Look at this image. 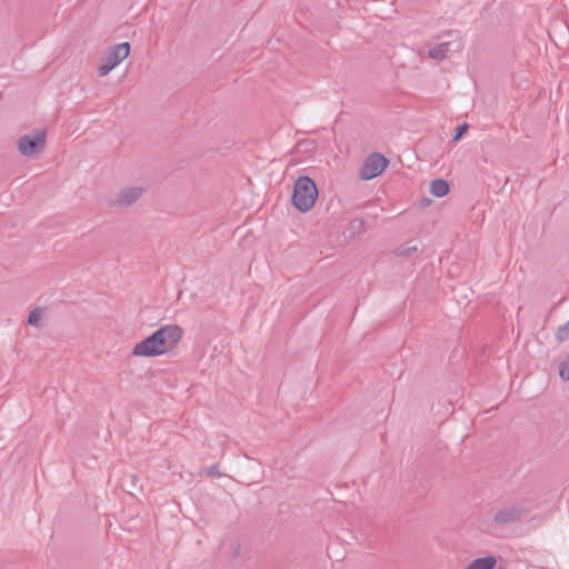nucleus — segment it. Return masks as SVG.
I'll use <instances>...</instances> for the list:
<instances>
[{
	"label": "nucleus",
	"mask_w": 569,
	"mask_h": 569,
	"mask_svg": "<svg viewBox=\"0 0 569 569\" xmlns=\"http://www.w3.org/2000/svg\"><path fill=\"white\" fill-rule=\"evenodd\" d=\"M559 376L562 380L569 381V359L560 362Z\"/></svg>",
	"instance_id": "nucleus-13"
},
{
	"label": "nucleus",
	"mask_w": 569,
	"mask_h": 569,
	"mask_svg": "<svg viewBox=\"0 0 569 569\" xmlns=\"http://www.w3.org/2000/svg\"><path fill=\"white\" fill-rule=\"evenodd\" d=\"M388 159L380 153H371L365 160L359 176L362 180H370L378 177L387 167Z\"/></svg>",
	"instance_id": "nucleus-6"
},
{
	"label": "nucleus",
	"mask_w": 569,
	"mask_h": 569,
	"mask_svg": "<svg viewBox=\"0 0 569 569\" xmlns=\"http://www.w3.org/2000/svg\"><path fill=\"white\" fill-rule=\"evenodd\" d=\"M203 472L207 476L217 477V478L222 476V473L220 472L219 463L212 465L211 467L203 469Z\"/></svg>",
	"instance_id": "nucleus-15"
},
{
	"label": "nucleus",
	"mask_w": 569,
	"mask_h": 569,
	"mask_svg": "<svg viewBox=\"0 0 569 569\" xmlns=\"http://www.w3.org/2000/svg\"><path fill=\"white\" fill-rule=\"evenodd\" d=\"M468 127H469V126H468V123H467V122H465V123H462V124L458 126V127L456 128V133H455V136H453V138H452V142H457L458 140H460V139H461V137H462V136L466 133V131L468 130Z\"/></svg>",
	"instance_id": "nucleus-14"
},
{
	"label": "nucleus",
	"mask_w": 569,
	"mask_h": 569,
	"mask_svg": "<svg viewBox=\"0 0 569 569\" xmlns=\"http://www.w3.org/2000/svg\"><path fill=\"white\" fill-rule=\"evenodd\" d=\"M237 549H240V546H237ZM238 555V550H234V556Z\"/></svg>",
	"instance_id": "nucleus-18"
},
{
	"label": "nucleus",
	"mask_w": 569,
	"mask_h": 569,
	"mask_svg": "<svg viewBox=\"0 0 569 569\" xmlns=\"http://www.w3.org/2000/svg\"><path fill=\"white\" fill-rule=\"evenodd\" d=\"M41 316H42V310L40 308H36L34 310H32L30 312V315L28 317V325H30L32 327H38Z\"/></svg>",
	"instance_id": "nucleus-12"
},
{
	"label": "nucleus",
	"mask_w": 569,
	"mask_h": 569,
	"mask_svg": "<svg viewBox=\"0 0 569 569\" xmlns=\"http://www.w3.org/2000/svg\"><path fill=\"white\" fill-rule=\"evenodd\" d=\"M556 339L558 342L569 340V320L566 323L558 327L556 331Z\"/></svg>",
	"instance_id": "nucleus-11"
},
{
	"label": "nucleus",
	"mask_w": 569,
	"mask_h": 569,
	"mask_svg": "<svg viewBox=\"0 0 569 569\" xmlns=\"http://www.w3.org/2000/svg\"><path fill=\"white\" fill-rule=\"evenodd\" d=\"M497 560L492 556L472 560L465 569H493Z\"/></svg>",
	"instance_id": "nucleus-8"
},
{
	"label": "nucleus",
	"mask_w": 569,
	"mask_h": 569,
	"mask_svg": "<svg viewBox=\"0 0 569 569\" xmlns=\"http://www.w3.org/2000/svg\"><path fill=\"white\" fill-rule=\"evenodd\" d=\"M450 51V42H441L429 49L428 56L435 60H443Z\"/></svg>",
	"instance_id": "nucleus-10"
},
{
	"label": "nucleus",
	"mask_w": 569,
	"mask_h": 569,
	"mask_svg": "<svg viewBox=\"0 0 569 569\" xmlns=\"http://www.w3.org/2000/svg\"><path fill=\"white\" fill-rule=\"evenodd\" d=\"M130 53V43L121 42L112 47L108 53L101 59L98 68L100 77L107 76L114 69L121 61H123Z\"/></svg>",
	"instance_id": "nucleus-4"
},
{
	"label": "nucleus",
	"mask_w": 569,
	"mask_h": 569,
	"mask_svg": "<svg viewBox=\"0 0 569 569\" xmlns=\"http://www.w3.org/2000/svg\"><path fill=\"white\" fill-rule=\"evenodd\" d=\"M318 198L315 181L307 176L299 177L293 186L292 203L301 212H308Z\"/></svg>",
	"instance_id": "nucleus-2"
},
{
	"label": "nucleus",
	"mask_w": 569,
	"mask_h": 569,
	"mask_svg": "<svg viewBox=\"0 0 569 569\" xmlns=\"http://www.w3.org/2000/svg\"><path fill=\"white\" fill-rule=\"evenodd\" d=\"M429 190L435 197L441 198L449 192V184L443 179H435L430 182Z\"/></svg>",
	"instance_id": "nucleus-9"
},
{
	"label": "nucleus",
	"mask_w": 569,
	"mask_h": 569,
	"mask_svg": "<svg viewBox=\"0 0 569 569\" xmlns=\"http://www.w3.org/2000/svg\"><path fill=\"white\" fill-rule=\"evenodd\" d=\"M417 250H418L417 246L405 244L399 248L398 253L400 256H411Z\"/></svg>",
	"instance_id": "nucleus-16"
},
{
	"label": "nucleus",
	"mask_w": 569,
	"mask_h": 569,
	"mask_svg": "<svg viewBox=\"0 0 569 569\" xmlns=\"http://www.w3.org/2000/svg\"><path fill=\"white\" fill-rule=\"evenodd\" d=\"M183 330L178 325H166L151 336L136 343L132 355L136 357H158L173 350L180 342Z\"/></svg>",
	"instance_id": "nucleus-1"
},
{
	"label": "nucleus",
	"mask_w": 569,
	"mask_h": 569,
	"mask_svg": "<svg viewBox=\"0 0 569 569\" xmlns=\"http://www.w3.org/2000/svg\"><path fill=\"white\" fill-rule=\"evenodd\" d=\"M144 193L142 187H124L109 200V204L113 208H129L134 204Z\"/></svg>",
	"instance_id": "nucleus-7"
},
{
	"label": "nucleus",
	"mask_w": 569,
	"mask_h": 569,
	"mask_svg": "<svg viewBox=\"0 0 569 569\" xmlns=\"http://www.w3.org/2000/svg\"><path fill=\"white\" fill-rule=\"evenodd\" d=\"M46 148V130L38 129L31 134L21 136L18 140V149L22 156L34 157Z\"/></svg>",
	"instance_id": "nucleus-3"
},
{
	"label": "nucleus",
	"mask_w": 569,
	"mask_h": 569,
	"mask_svg": "<svg viewBox=\"0 0 569 569\" xmlns=\"http://www.w3.org/2000/svg\"><path fill=\"white\" fill-rule=\"evenodd\" d=\"M128 478L131 482V486H130L131 489H140L141 488V486L138 483L139 477L137 475H130Z\"/></svg>",
	"instance_id": "nucleus-17"
},
{
	"label": "nucleus",
	"mask_w": 569,
	"mask_h": 569,
	"mask_svg": "<svg viewBox=\"0 0 569 569\" xmlns=\"http://www.w3.org/2000/svg\"><path fill=\"white\" fill-rule=\"evenodd\" d=\"M528 512V508L521 502L507 505L496 511L493 521L498 526L512 525L523 519Z\"/></svg>",
	"instance_id": "nucleus-5"
}]
</instances>
